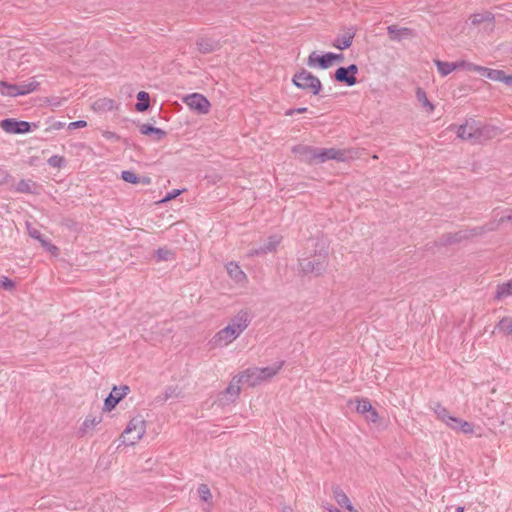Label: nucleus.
<instances>
[{
    "mask_svg": "<svg viewBox=\"0 0 512 512\" xmlns=\"http://www.w3.org/2000/svg\"><path fill=\"white\" fill-rule=\"evenodd\" d=\"M251 322L248 311H239L228 323L226 327L219 330L209 344L212 348H223L236 340L249 326Z\"/></svg>",
    "mask_w": 512,
    "mask_h": 512,
    "instance_id": "1",
    "label": "nucleus"
},
{
    "mask_svg": "<svg viewBox=\"0 0 512 512\" xmlns=\"http://www.w3.org/2000/svg\"><path fill=\"white\" fill-rule=\"evenodd\" d=\"M498 229V223L496 222H488L485 225L477 226L471 229H462L456 232H448L443 234L439 243L443 246L453 245L460 243L464 240H468L477 236H481L487 232L495 231Z\"/></svg>",
    "mask_w": 512,
    "mask_h": 512,
    "instance_id": "2",
    "label": "nucleus"
},
{
    "mask_svg": "<svg viewBox=\"0 0 512 512\" xmlns=\"http://www.w3.org/2000/svg\"><path fill=\"white\" fill-rule=\"evenodd\" d=\"M328 266V250L321 244L320 248L315 251L311 258L299 259L300 271L307 274H314L316 276L322 274Z\"/></svg>",
    "mask_w": 512,
    "mask_h": 512,
    "instance_id": "3",
    "label": "nucleus"
},
{
    "mask_svg": "<svg viewBox=\"0 0 512 512\" xmlns=\"http://www.w3.org/2000/svg\"><path fill=\"white\" fill-rule=\"evenodd\" d=\"M283 366V362L277 365L264 368H248L244 372L239 374V381H245L249 387L259 385L263 381L269 380L275 376Z\"/></svg>",
    "mask_w": 512,
    "mask_h": 512,
    "instance_id": "4",
    "label": "nucleus"
},
{
    "mask_svg": "<svg viewBox=\"0 0 512 512\" xmlns=\"http://www.w3.org/2000/svg\"><path fill=\"white\" fill-rule=\"evenodd\" d=\"M146 432V422L140 415L132 418L125 430L123 431L121 438L122 443L125 445H135Z\"/></svg>",
    "mask_w": 512,
    "mask_h": 512,
    "instance_id": "5",
    "label": "nucleus"
},
{
    "mask_svg": "<svg viewBox=\"0 0 512 512\" xmlns=\"http://www.w3.org/2000/svg\"><path fill=\"white\" fill-rule=\"evenodd\" d=\"M356 155L357 152L353 149L317 148V163H324L328 160L345 162L355 158Z\"/></svg>",
    "mask_w": 512,
    "mask_h": 512,
    "instance_id": "6",
    "label": "nucleus"
},
{
    "mask_svg": "<svg viewBox=\"0 0 512 512\" xmlns=\"http://www.w3.org/2000/svg\"><path fill=\"white\" fill-rule=\"evenodd\" d=\"M292 81L293 84L298 88L308 90L314 95H317L322 87L318 77L314 76L312 73L305 69H302L300 72L296 73Z\"/></svg>",
    "mask_w": 512,
    "mask_h": 512,
    "instance_id": "7",
    "label": "nucleus"
},
{
    "mask_svg": "<svg viewBox=\"0 0 512 512\" xmlns=\"http://www.w3.org/2000/svg\"><path fill=\"white\" fill-rule=\"evenodd\" d=\"M183 102L198 114H207L210 111L211 104L202 94H189L183 98Z\"/></svg>",
    "mask_w": 512,
    "mask_h": 512,
    "instance_id": "8",
    "label": "nucleus"
},
{
    "mask_svg": "<svg viewBox=\"0 0 512 512\" xmlns=\"http://www.w3.org/2000/svg\"><path fill=\"white\" fill-rule=\"evenodd\" d=\"M0 127L9 134H23L31 129V125L27 121H17L12 118L4 119L0 122Z\"/></svg>",
    "mask_w": 512,
    "mask_h": 512,
    "instance_id": "9",
    "label": "nucleus"
},
{
    "mask_svg": "<svg viewBox=\"0 0 512 512\" xmlns=\"http://www.w3.org/2000/svg\"><path fill=\"white\" fill-rule=\"evenodd\" d=\"M475 137L473 139L474 144H480L487 140H490L498 135L499 129L492 125H485L481 122H477V126L475 128Z\"/></svg>",
    "mask_w": 512,
    "mask_h": 512,
    "instance_id": "10",
    "label": "nucleus"
},
{
    "mask_svg": "<svg viewBox=\"0 0 512 512\" xmlns=\"http://www.w3.org/2000/svg\"><path fill=\"white\" fill-rule=\"evenodd\" d=\"M129 390V387L126 385L120 387L114 386L104 401L103 410L109 412L114 409L120 400L127 395Z\"/></svg>",
    "mask_w": 512,
    "mask_h": 512,
    "instance_id": "11",
    "label": "nucleus"
},
{
    "mask_svg": "<svg viewBox=\"0 0 512 512\" xmlns=\"http://www.w3.org/2000/svg\"><path fill=\"white\" fill-rule=\"evenodd\" d=\"M281 236L272 235L268 237L265 243L259 248H253L248 252L249 257L266 255L268 253H272L276 250L277 246L281 242Z\"/></svg>",
    "mask_w": 512,
    "mask_h": 512,
    "instance_id": "12",
    "label": "nucleus"
},
{
    "mask_svg": "<svg viewBox=\"0 0 512 512\" xmlns=\"http://www.w3.org/2000/svg\"><path fill=\"white\" fill-rule=\"evenodd\" d=\"M334 61V56L332 52H328L322 56H319L316 52H312L307 59V65L311 68L316 66L327 69L332 66Z\"/></svg>",
    "mask_w": 512,
    "mask_h": 512,
    "instance_id": "13",
    "label": "nucleus"
},
{
    "mask_svg": "<svg viewBox=\"0 0 512 512\" xmlns=\"http://www.w3.org/2000/svg\"><path fill=\"white\" fill-rule=\"evenodd\" d=\"M298 158L306 163H317V147L297 145L292 149Z\"/></svg>",
    "mask_w": 512,
    "mask_h": 512,
    "instance_id": "14",
    "label": "nucleus"
},
{
    "mask_svg": "<svg viewBox=\"0 0 512 512\" xmlns=\"http://www.w3.org/2000/svg\"><path fill=\"white\" fill-rule=\"evenodd\" d=\"M225 267H226V271H227L229 277L235 284H237L239 286H244L247 283V281H248L247 275L240 268L238 263L231 261V262H228Z\"/></svg>",
    "mask_w": 512,
    "mask_h": 512,
    "instance_id": "15",
    "label": "nucleus"
},
{
    "mask_svg": "<svg viewBox=\"0 0 512 512\" xmlns=\"http://www.w3.org/2000/svg\"><path fill=\"white\" fill-rule=\"evenodd\" d=\"M387 31L390 39L394 41H402L405 39H412L414 37L413 30L407 27L390 25L388 26Z\"/></svg>",
    "mask_w": 512,
    "mask_h": 512,
    "instance_id": "16",
    "label": "nucleus"
},
{
    "mask_svg": "<svg viewBox=\"0 0 512 512\" xmlns=\"http://www.w3.org/2000/svg\"><path fill=\"white\" fill-rule=\"evenodd\" d=\"M477 122L478 121L474 119H469L464 124L460 125L457 129V137L473 142V139L476 135L475 128L477 126Z\"/></svg>",
    "mask_w": 512,
    "mask_h": 512,
    "instance_id": "17",
    "label": "nucleus"
},
{
    "mask_svg": "<svg viewBox=\"0 0 512 512\" xmlns=\"http://www.w3.org/2000/svg\"><path fill=\"white\" fill-rule=\"evenodd\" d=\"M332 494L337 502V504L347 510H351L352 503L350 502L348 496L346 493L342 490V488L339 485H334L332 487Z\"/></svg>",
    "mask_w": 512,
    "mask_h": 512,
    "instance_id": "18",
    "label": "nucleus"
},
{
    "mask_svg": "<svg viewBox=\"0 0 512 512\" xmlns=\"http://www.w3.org/2000/svg\"><path fill=\"white\" fill-rule=\"evenodd\" d=\"M354 36H355L354 32L347 31L343 35L337 36L334 39L332 45H333V47H335L337 49L345 50L352 45Z\"/></svg>",
    "mask_w": 512,
    "mask_h": 512,
    "instance_id": "19",
    "label": "nucleus"
},
{
    "mask_svg": "<svg viewBox=\"0 0 512 512\" xmlns=\"http://www.w3.org/2000/svg\"><path fill=\"white\" fill-rule=\"evenodd\" d=\"M434 62H435V65H436L439 73L441 74V76H447L452 71L457 69L458 67H462L465 65V62L455 63V62H444L441 60H434Z\"/></svg>",
    "mask_w": 512,
    "mask_h": 512,
    "instance_id": "20",
    "label": "nucleus"
},
{
    "mask_svg": "<svg viewBox=\"0 0 512 512\" xmlns=\"http://www.w3.org/2000/svg\"><path fill=\"white\" fill-rule=\"evenodd\" d=\"M334 78L336 81L340 83H345L347 86H353L357 83L356 77L350 75L345 67H339L334 74Z\"/></svg>",
    "mask_w": 512,
    "mask_h": 512,
    "instance_id": "21",
    "label": "nucleus"
},
{
    "mask_svg": "<svg viewBox=\"0 0 512 512\" xmlns=\"http://www.w3.org/2000/svg\"><path fill=\"white\" fill-rule=\"evenodd\" d=\"M39 85L40 83L36 81L34 78L30 79L28 82L16 84V96L26 95L31 92H34L38 89Z\"/></svg>",
    "mask_w": 512,
    "mask_h": 512,
    "instance_id": "22",
    "label": "nucleus"
},
{
    "mask_svg": "<svg viewBox=\"0 0 512 512\" xmlns=\"http://www.w3.org/2000/svg\"><path fill=\"white\" fill-rule=\"evenodd\" d=\"M141 134L143 135H153L154 139L157 141L162 140L166 136V132L160 128L153 127L150 124H142L139 127Z\"/></svg>",
    "mask_w": 512,
    "mask_h": 512,
    "instance_id": "23",
    "label": "nucleus"
},
{
    "mask_svg": "<svg viewBox=\"0 0 512 512\" xmlns=\"http://www.w3.org/2000/svg\"><path fill=\"white\" fill-rule=\"evenodd\" d=\"M244 384H246V382L239 381V375H237L232 379V381L230 382L228 387L225 389L224 393L226 395H229L232 398V400H234L240 394V391H241L240 386L244 385Z\"/></svg>",
    "mask_w": 512,
    "mask_h": 512,
    "instance_id": "24",
    "label": "nucleus"
},
{
    "mask_svg": "<svg viewBox=\"0 0 512 512\" xmlns=\"http://www.w3.org/2000/svg\"><path fill=\"white\" fill-rule=\"evenodd\" d=\"M453 430L461 431L464 434H472L474 432V425L468 421L457 418L453 420V425L450 427Z\"/></svg>",
    "mask_w": 512,
    "mask_h": 512,
    "instance_id": "25",
    "label": "nucleus"
},
{
    "mask_svg": "<svg viewBox=\"0 0 512 512\" xmlns=\"http://www.w3.org/2000/svg\"><path fill=\"white\" fill-rule=\"evenodd\" d=\"M511 295H512V278L509 281L498 285L494 298L496 300H500L502 298H506Z\"/></svg>",
    "mask_w": 512,
    "mask_h": 512,
    "instance_id": "26",
    "label": "nucleus"
},
{
    "mask_svg": "<svg viewBox=\"0 0 512 512\" xmlns=\"http://www.w3.org/2000/svg\"><path fill=\"white\" fill-rule=\"evenodd\" d=\"M102 417L101 416H95L92 418H86L84 422L82 423V426L79 429V433L81 436H84L88 430L94 429L95 426H97L99 423H101Z\"/></svg>",
    "mask_w": 512,
    "mask_h": 512,
    "instance_id": "27",
    "label": "nucleus"
},
{
    "mask_svg": "<svg viewBox=\"0 0 512 512\" xmlns=\"http://www.w3.org/2000/svg\"><path fill=\"white\" fill-rule=\"evenodd\" d=\"M196 44L199 51L203 54L210 53L214 51L217 47V42L206 38H200Z\"/></svg>",
    "mask_w": 512,
    "mask_h": 512,
    "instance_id": "28",
    "label": "nucleus"
},
{
    "mask_svg": "<svg viewBox=\"0 0 512 512\" xmlns=\"http://www.w3.org/2000/svg\"><path fill=\"white\" fill-rule=\"evenodd\" d=\"M138 103H136L135 108L139 112L146 111L150 106V96L145 91H140L137 94Z\"/></svg>",
    "mask_w": 512,
    "mask_h": 512,
    "instance_id": "29",
    "label": "nucleus"
},
{
    "mask_svg": "<svg viewBox=\"0 0 512 512\" xmlns=\"http://www.w3.org/2000/svg\"><path fill=\"white\" fill-rule=\"evenodd\" d=\"M435 413L437 414L438 418L442 420L448 427H451V425H453V420L456 419V417L449 414L446 408L440 405H438L435 409Z\"/></svg>",
    "mask_w": 512,
    "mask_h": 512,
    "instance_id": "30",
    "label": "nucleus"
},
{
    "mask_svg": "<svg viewBox=\"0 0 512 512\" xmlns=\"http://www.w3.org/2000/svg\"><path fill=\"white\" fill-rule=\"evenodd\" d=\"M418 102L428 114L434 110V105L428 100L426 92L421 88H418Z\"/></svg>",
    "mask_w": 512,
    "mask_h": 512,
    "instance_id": "31",
    "label": "nucleus"
},
{
    "mask_svg": "<svg viewBox=\"0 0 512 512\" xmlns=\"http://www.w3.org/2000/svg\"><path fill=\"white\" fill-rule=\"evenodd\" d=\"M16 84L0 80V93L5 96L16 97Z\"/></svg>",
    "mask_w": 512,
    "mask_h": 512,
    "instance_id": "32",
    "label": "nucleus"
},
{
    "mask_svg": "<svg viewBox=\"0 0 512 512\" xmlns=\"http://www.w3.org/2000/svg\"><path fill=\"white\" fill-rule=\"evenodd\" d=\"M497 328L512 336V318L503 317L497 324Z\"/></svg>",
    "mask_w": 512,
    "mask_h": 512,
    "instance_id": "33",
    "label": "nucleus"
},
{
    "mask_svg": "<svg viewBox=\"0 0 512 512\" xmlns=\"http://www.w3.org/2000/svg\"><path fill=\"white\" fill-rule=\"evenodd\" d=\"M157 261H168L173 259L174 254L171 250L167 248H159L156 253Z\"/></svg>",
    "mask_w": 512,
    "mask_h": 512,
    "instance_id": "34",
    "label": "nucleus"
},
{
    "mask_svg": "<svg viewBox=\"0 0 512 512\" xmlns=\"http://www.w3.org/2000/svg\"><path fill=\"white\" fill-rule=\"evenodd\" d=\"M197 492L199 494V497L205 502H209L212 499L211 491L208 485L206 484H200L197 489Z\"/></svg>",
    "mask_w": 512,
    "mask_h": 512,
    "instance_id": "35",
    "label": "nucleus"
},
{
    "mask_svg": "<svg viewBox=\"0 0 512 512\" xmlns=\"http://www.w3.org/2000/svg\"><path fill=\"white\" fill-rule=\"evenodd\" d=\"M48 164L51 167L61 169L65 166L66 160L63 156L53 155L48 159Z\"/></svg>",
    "mask_w": 512,
    "mask_h": 512,
    "instance_id": "36",
    "label": "nucleus"
},
{
    "mask_svg": "<svg viewBox=\"0 0 512 512\" xmlns=\"http://www.w3.org/2000/svg\"><path fill=\"white\" fill-rule=\"evenodd\" d=\"M32 186H34L32 181L23 179L17 183L16 190L21 193H30L32 192Z\"/></svg>",
    "mask_w": 512,
    "mask_h": 512,
    "instance_id": "37",
    "label": "nucleus"
},
{
    "mask_svg": "<svg viewBox=\"0 0 512 512\" xmlns=\"http://www.w3.org/2000/svg\"><path fill=\"white\" fill-rule=\"evenodd\" d=\"M121 178L128 183L138 184L140 182V178L132 171L125 170L121 173Z\"/></svg>",
    "mask_w": 512,
    "mask_h": 512,
    "instance_id": "38",
    "label": "nucleus"
},
{
    "mask_svg": "<svg viewBox=\"0 0 512 512\" xmlns=\"http://www.w3.org/2000/svg\"><path fill=\"white\" fill-rule=\"evenodd\" d=\"M371 408L372 405L367 399H361L357 402L356 411L365 415L371 410Z\"/></svg>",
    "mask_w": 512,
    "mask_h": 512,
    "instance_id": "39",
    "label": "nucleus"
},
{
    "mask_svg": "<svg viewBox=\"0 0 512 512\" xmlns=\"http://www.w3.org/2000/svg\"><path fill=\"white\" fill-rule=\"evenodd\" d=\"M503 75V70H496V69H490L487 68L486 72L484 74V77L493 80V81H501Z\"/></svg>",
    "mask_w": 512,
    "mask_h": 512,
    "instance_id": "40",
    "label": "nucleus"
},
{
    "mask_svg": "<svg viewBox=\"0 0 512 512\" xmlns=\"http://www.w3.org/2000/svg\"><path fill=\"white\" fill-rule=\"evenodd\" d=\"M493 19V15L491 13L485 14H474L472 16L471 22L474 25L480 24L485 21H491Z\"/></svg>",
    "mask_w": 512,
    "mask_h": 512,
    "instance_id": "41",
    "label": "nucleus"
},
{
    "mask_svg": "<svg viewBox=\"0 0 512 512\" xmlns=\"http://www.w3.org/2000/svg\"><path fill=\"white\" fill-rule=\"evenodd\" d=\"M0 287L4 290L12 291L15 288V283L8 277L0 275Z\"/></svg>",
    "mask_w": 512,
    "mask_h": 512,
    "instance_id": "42",
    "label": "nucleus"
},
{
    "mask_svg": "<svg viewBox=\"0 0 512 512\" xmlns=\"http://www.w3.org/2000/svg\"><path fill=\"white\" fill-rule=\"evenodd\" d=\"M464 66H466L468 68V70H470V71H475V72L480 73V75H482V76H484L486 69H487V67L475 65L472 63H465Z\"/></svg>",
    "mask_w": 512,
    "mask_h": 512,
    "instance_id": "43",
    "label": "nucleus"
},
{
    "mask_svg": "<svg viewBox=\"0 0 512 512\" xmlns=\"http://www.w3.org/2000/svg\"><path fill=\"white\" fill-rule=\"evenodd\" d=\"M40 243L47 251L51 252L52 254H57L58 248L55 245L48 242L46 239L41 240Z\"/></svg>",
    "mask_w": 512,
    "mask_h": 512,
    "instance_id": "44",
    "label": "nucleus"
},
{
    "mask_svg": "<svg viewBox=\"0 0 512 512\" xmlns=\"http://www.w3.org/2000/svg\"><path fill=\"white\" fill-rule=\"evenodd\" d=\"M27 228H28V233H29V235H30L32 238H34V239L38 240L39 242H41V240H43V239H44V238H43V236H42V234L40 233V231H39V230H37V229H35V228H32V227H30L29 225H28V227H27Z\"/></svg>",
    "mask_w": 512,
    "mask_h": 512,
    "instance_id": "45",
    "label": "nucleus"
},
{
    "mask_svg": "<svg viewBox=\"0 0 512 512\" xmlns=\"http://www.w3.org/2000/svg\"><path fill=\"white\" fill-rule=\"evenodd\" d=\"M86 125H87L86 121L78 120V121H74V122L69 123L68 129L69 130H74V129H77V128L85 127Z\"/></svg>",
    "mask_w": 512,
    "mask_h": 512,
    "instance_id": "46",
    "label": "nucleus"
},
{
    "mask_svg": "<svg viewBox=\"0 0 512 512\" xmlns=\"http://www.w3.org/2000/svg\"><path fill=\"white\" fill-rule=\"evenodd\" d=\"M183 192V190H179V189H176V190H173L172 192H169L163 199H162V202H167V201H170L172 199H174L175 197H177L178 195H180L181 193Z\"/></svg>",
    "mask_w": 512,
    "mask_h": 512,
    "instance_id": "47",
    "label": "nucleus"
},
{
    "mask_svg": "<svg viewBox=\"0 0 512 512\" xmlns=\"http://www.w3.org/2000/svg\"><path fill=\"white\" fill-rule=\"evenodd\" d=\"M366 415V419L371 421V422H376L377 421V418H378V414L376 412V410L372 407L371 410L365 414Z\"/></svg>",
    "mask_w": 512,
    "mask_h": 512,
    "instance_id": "48",
    "label": "nucleus"
},
{
    "mask_svg": "<svg viewBox=\"0 0 512 512\" xmlns=\"http://www.w3.org/2000/svg\"><path fill=\"white\" fill-rule=\"evenodd\" d=\"M10 177L9 173L0 167V185L6 183Z\"/></svg>",
    "mask_w": 512,
    "mask_h": 512,
    "instance_id": "49",
    "label": "nucleus"
},
{
    "mask_svg": "<svg viewBox=\"0 0 512 512\" xmlns=\"http://www.w3.org/2000/svg\"><path fill=\"white\" fill-rule=\"evenodd\" d=\"M495 222L498 223V226L504 222L512 223V209L509 210V213L506 216L501 217L498 221H495Z\"/></svg>",
    "mask_w": 512,
    "mask_h": 512,
    "instance_id": "50",
    "label": "nucleus"
},
{
    "mask_svg": "<svg viewBox=\"0 0 512 512\" xmlns=\"http://www.w3.org/2000/svg\"><path fill=\"white\" fill-rule=\"evenodd\" d=\"M305 112H307V108L306 107H301V108H297V109H289V110H287L285 112V115L291 116L294 113H305Z\"/></svg>",
    "mask_w": 512,
    "mask_h": 512,
    "instance_id": "51",
    "label": "nucleus"
},
{
    "mask_svg": "<svg viewBox=\"0 0 512 512\" xmlns=\"http://www.w3.org/2000/svg\"><path fill=\"white\" fill-rule=\"evenodd\" d=\"M500 82H503L504 84H506L508 86H512V74L506 75V73L503 71V75H502Z\"/></svg>",
    "mask_w": 512,
    "mask_h": 512,
    "instance_id": "52",
    "label": "nucleus"
},
{
    "mask_svg": "<svg viewBox=\"0 0 512 512\" xmlns=\"http://www.w3.org/2000/svg\"><path fill=\"white\" fill-rule=\"evenodd\" d=\"M345 69L347 70V72L350 74V75H353L354 77L356 76V74L358 73V67L356 64H351L349 65L348 67H345Z\"/></svg>",
    "mask_w": 512,
    "mask_h": 512,
    "instance_id": "53",
    "label": "nucleus"
},
{
    "mask_svg": "<svg viewBox=\"0 0 512 512\" xmlns=\"http://www.w3.org/2000/svg\"><path fill=\"white\" fill-rule=\"evenodd\" d=\"M323 507H324L328 512H342L340 509H338L337 507H335V506H333V505H330V504L323 505Z\"/></svg>",
    "mask_w": 512,
    "mask_h": 512,
    "instance_id": "54",
    "label": "nucleus"
},
{
    "mask_svg": "<svg viewBox=\"0 0 512 512\" xmlns=\"http://www.w3.org/2000/svg\"><path fill=\"white\" fill-rule=\"evenodd\" d=\"M63 126H64V123H62V122H55V123L52 125V129H54V130H59V129L63 128Z\"/></svg>",
    "mask_w": 512,
    "mask_h": 512,
    "instance_id": "55",
    "label": "nucleus"
},
{
    "mask_svg": "<svg viewBox=\"0 0 512 512\" xmlns=\"http://www.w3.org/2000/svg\"><path fill=\"white\" fill-rule=\"evenodd\" d=\"M334 61H342L344 59V56L342 54H335L333 53Z\"/></svg>",
    "mask_w": 512,
    "mask_h": 512,
    "instance_id": "56",
    "label": "nucleus"
},
{
    "mask_svg": "<svg viewBox=\"0 0 512 512\" xmlns=\"http://www.w3.org/2000/svg\"><path fill=\"white\" fill-rule=\"evenodd\" d=\"M283 512H293V509L291 507H284Z\"/></svg>",
    "mask_w": 512,
    "mask_h": 512,
    "instance_id": "57",
    "label": "nucleus"
},
{
    "mask_svg": "<svg viewBox=\"0 0 512 512\" xmlns=\"http://www.w3.org/2000/svg\"><path fill=\"white\" fill-rule=\"evenodd\" d=\"M456 512H464V507L459 506L456 510Z\"/></svg>",
    "mask_w": 512,
    "mask_h": 512,
    "instance_id": "58",
    "label": "nucleus"
},
{
    "mask_svg": "<svg viewBox=\"0 0 512 512\" xmlns=\"http://www.w3.org/2000/svg\"><path fill=\"white\" fill-rule=\"evenodd\" d=\"M348 511H349V512H358V510H356V509L354 508V506H353V505H352L351 510H348Z\"/></svg>",
    "mask_w": 512,
    "mask_h": 512,
    "instance_id": "59",
    "label": "nucleus"
}]
</instances>
